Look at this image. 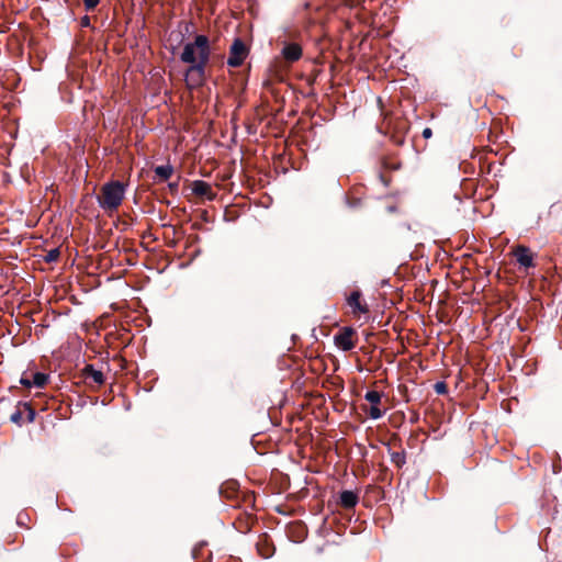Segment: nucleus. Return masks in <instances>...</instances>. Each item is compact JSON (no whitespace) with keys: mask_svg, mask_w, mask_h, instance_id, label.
<instances>
[{"mask_svg":"<svg viewBox=\"0 0 562 562\" xmlns=\"http://www.w3.org/2000/svg\"><path fill=\"white\" fill-rule=\"evenodd\" d=\"M59 257V250L57 248L52 249L47 252L45 260L46 262H53L56 261Z\"/></svg>","mask_w":562,"mask_h":562,"instance_id":"nucleus-17","label":"nucleus"},{"mask_svg":"<svg viewBox=\"0 0 562 562\" xmlns=\"http://www.w3.org/2000/svg\"><path fill=\"white\" fill-rule=\"evenodd\" d=\"M82 23H83L85 25H88V24H89V19H88V18H85V19H83V21H82Z\"/></svg>","mask_w":562,"mask_h":562,"instance_id":"nucleus-22","label":"nucleus"},{"mask_svg":"<svg viewBox=\"0 0 562 562\" xmlns=\"http://www.w3.org/2000/svg\"><path fill=\"white\" fill-rule=\"evenodd\" d=\"M382 411L379 408L378 405H371L370 409H369V416L372 418V419H379L382 417Z\"/></svg>","mask_w":562,"mask_h":562,"instance_id":"nucleus-16","label":"nucleus"},{"mask_svg":"<svg viewBox=\"0 0 562 562\" xmlns=\"http://www.w3.org/2000/svg\"><path fill=\"white\" fill-rule=\"evenodd\" d=\"M125 196V186L120 181H110L102 186L98 202L102 210L112 213L122 204Z\"/></svg>","mask_w":562,"mask_h":562,"instance_id":"nucleus-1","label":"nucleus"},{"mask_svg":"<svg viewBox=\"0 0 562 562\" xmlns=\"http://www.w3.org/2000/svg\"><path fill=\"white\" fill-rule=\"evenodd\" d=\"M282 56L289 63L297 61L302 57V47L296 43H288L282 49Z\"/></svg>","mask_w":562,"mask_h":562,"instance_id":"nucleus-9","label":"nucleus"},{"mask_svg":"<svg viewBox=\"0 0 562 562\" xmlns=\"http://www.w3.org/2000/svg\"><path fill=\"white\" fill-rule=\"evenodd\" d=\"M391 461L397 467L402 468L406 463V456L403 451L392 452Z\"/></svg>","mask_w":562,"mask_h":562,"instance_id":"nucleus-14","label":"nucleus"},{"mask_svg":"<svg viewBox=\"0 0 562 562\" xmlns=\"http://www.w3.org/2000/svg\"><path fill=\"white\" fill-rule=\"evenodd\" d=\"M347 304L351 308V313L356 317L367 315L369 313L368 304L362 300L360 291H353L347 297Z\"/></svg>","mask_w":562,"mask_h":562,"instance_id":"nucleus-5","label":"nucleus"},{"mask_svg":"<svg viewBox=\"0 0 562 562\" xmlns=\"http://www.w3.org/2000/svg\"><path fill=\"white\" fill-rule=\"evenodd\" d=\"M100 0H83V4L86 10L90 11L93 10L98 4Z\"/></svg>","mask_w":562,"mask_h":562,"instance_id":"nucleus-18","label":"nucleus"},{"mask_svg":"<svg viewBox=\"0 0 562 562\" xmlns=\"http://www.w3.org/2000/svg\"><path fill=\"white\" fill-rule=\"evenodd\" d=\"M445 387H446V386H445V384H443V383H438V384L436 385V390H437V392H438V393H442V392L445 391Z\"/></svg>","mask_w":562,"mask_h":562,"instance_id":"nucleus-21","label":"nucleus"},{"mask_svg":"<svg viewBox=\"0 0 562 562\" xmlns=\"http://www.w3.org/2000/svg\"><path fill=\"white\" fill-rule=\"evenodd\" d=\"M85 376L92 380L94 383L101 385L104 383V375L102 371L94 369L93 366L88 364L83 369Z\"/></svg>","mask_w":562,"mask_h":562,"instance_id":"nucleus-10","label":"nucleus"},{"mask_svg":"<svg viewBox=\"0 0 562 562\" xmlns=\"http://www.w3.org/2000/svg\"><path fill=\"white\" fill-rule=\"evenodd\" d=\"M364 398L372 405H379L381 402V394L378 391H369L366 393Z\"/></svg>","mask_w":562,"mask_h":562,"instance_id":"nucleus-15","label":"nucleus"},{"mask_svg":"<svg viewBox=\"0 0 562 562\" xmlns=\"http://www.w3.org/2000/svg\"><path fill=\"white\" fill-rule=\"evenodd\" d=\"M513 255L520 267L527 269L535 266L533 254L528 247L519 245L513 250Z\"/></svg>","mask_w":562,"mask_h":562,"instance_id":"nucleus-7","label":"nucleus"},{"mask_svg":"<svg viewBox=\"0 0 562 562\" xmlns=\"http://www.w3.org/2000/svg\"><path fill=\"white\" fill-rule=\"evenodd\" d=\"M352 336H353V330L350 327H345L334 338L336 346L344 351L351 350L356 346V344L352 339Z\"/></svg>","mask_w":562,"mask_h":562,"instance_id":"nucleus-6","label":"nucleus"},{"mask_svg":"<svg viewBox=\"0 0 562 562\" xmlns=\"http://www.w3.org/2000/svg\"><path fill=\"white\" fill-rule=\"evenodd\" d=\"M206 65L194 64L186 71L184 80L189 89L200 87L204 80V69Z\"/></svg>","mask_w":562,"mask_h":562,"instance_id":"nucleus-4","label":"nucleus"},{"mask_svg":"<svg viewBox=\"0 0 562 562\" xmlns=\"http://www.w3.org/2000/svg\"><path fill=\"white\" fill-rule=\"evenodd\" d=\"M47 380H48L47 374L42 373V372H36L33 374V378H32V386L43 387L47 383Z\"/></svg>","mask_w":562,"mask_h":562,"instance_id":"nucleus-13","label":"nucleus"},{"mask_svg":"<svg viewBox=\"0 0 562 562\" xmlns=\"http://www.w3.org/2000/svg\"><path fill=\"white\" fill-rule=\"evenodd\" d=\"M173 172V169L170 165H162L155 168V173L161 179V180H168Z\"/></svg>","mask_w":562,"mask_h":562,"instance_id":"nucleus-12","label":"nucleus"},{"mask_svg":"<svg viewBox=\"0 0 562 562\" xmlns=\"http://www.w3.org/2000/svg\"><path fill=\"white\" fill-rule=\"evenodd\" d=\"M431 135H432V132H431V130H430L429 127H426V128L423 131V136H424L425 138H430V137H431Z\"/></svg>","mask_w":562,"mask_h":562,"instance_id":"nucleus-20","label":"nucleus"},{"mask_svg":"<svg viewBox=\"0 0 562 562\" xmlns=\"http://www.w3.org/2000/svg\"><path fill=\"white\" fill-rule=\"evenodd\" d=\"M21 384H23L26 387H31L32 386V380L26 379V378H22L21 379Z\"/></svg>","mask_w":562,"mask_h":562,"instance_id":"nucleus-19","label":"nucleus"},{"mask_svg":"<svg viewBox=\"0 0 562 562\" xmlns=\"http://www.w3.org/2000/svg\"><path fill=\"white\" fill-rule=\"evenodd\" d=\"M191 189H192V192L196 196L206 198L209 201H212L215 199L216 194L213 192L211 184L205 181H202V180L193 181Z\"/></svg>","mask_w":562,"mask_h":562,"instance_id":"nucleus-8","label":"nucleus"},{"mask_svg":"<svg viewBox=\"0 0 562 562\" xmlns=\"http://www.w3.org/2000/svg\"><path fill=\"white\" fill-rule=\"evenodd\" d=\"M210 58L209 38L205 35H198L192 43L184 45L180 59L190 65H206Z\"/></svg>","mask_w":562,"mask_h":562,"instance_id":"nucleus-2","label":"nucleus"},{"mask_svg":"<svg viewBox=\"0 0 562 562\" xmlns=\"http://www.w3.org/2000/svg\"><path fill=\"white\" fill-rule=\"evenodd\" d=\"M247 54L248 50L245 43L241 40L236 38L231 46L229 56L227 59L228 66L239 67L246 59Z\"/></svg>","mask_w":562,"mask_h":562,"instance_id":"nucleus-3","label":"nucleus"},{"mask_svg":"<svg viewBox=\"0 0 562 562\" xmlns=\"http://www.w3.org/2000/svg\"><path fill=\"white\" fill-rule=\"evenodd\" d=\"M358 503V495L352 491H344L340 494V505L345 508H352Z\"/></svg>","mask_w":562,"mask_h":562,"instance_id":"nucleus-11","label":"nucleus"}]
</instances>
